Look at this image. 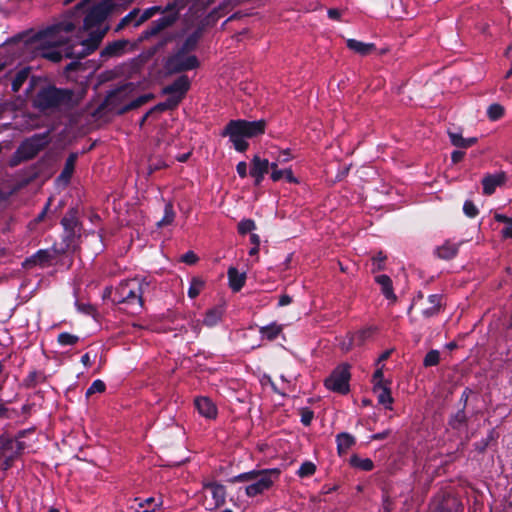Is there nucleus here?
<instances>
[{
    "label": "nucleus",
    "instance_id": "obj_1",
    "mask_svg": "<svg viewBox=\"0 0 512 512\" xmlns=\"http://www.w3.org/2000/svg\"><path fill=\"white\" fill-rule=\"evenodd\" d=\"M74 91L55 85L41 87L34 96L33 106L40 112L69 110L76 105Z\"/></svg>",
    "mask_w": 512,
    "mask_h": 512
},
{
    "label": "nucleus",
    "instance_id": "obj_2",
    "mask_svg": "<svg viewBox=\"0 0 512 512\" xmlns=\"http://www.w3.org/2000/svg\"><path fill=\"white\" fill-rule=\"evenodd\" d=\"M266 121L264 119L248 121L244 119L230 120L224 127L221 136L229 137L238 152H245L249 144L246 138H254L265 133Z\"/></svg>",
    "mask_w": 512,
    "mask_h": 512
},
{
    "label": "nucleus",
    "instance_id": "obj_3",
    "mask_svg": "<svg viewBox=\"0 0 512 512\" xmlns=\"http://www.w3.org/2000/svg\"><path fill=\"white\" fill-rule=\"evenodd\" d=\"M280 474L281 471L278 468L251 470L230 478L228 482L249 483L245 487V493L248 497H255L269 490L279 479Z\"/></svg>",
    "mask_w": 512,
    "mask_h": 512
},
{
    "label": "nucleus",
    "instance_id": "obj_4",
    "mask_svg": "<svg viewBox=\"0 0 512 512\" xmlns=\"http://www.w3.org/2000/svg\"><path fill=\"white\" fill-rule=\"evenodd\" d=\"M151 281L147 277H134L122 280L115 288L112 302L115 305L126 304L144 307V294L149 290Z\"/></svg>",
    "mask_w": 512,
    "mask_h": 512
},
{
    "label": "nucleus",
    "instance_id": "obj_5",
    "mask_svg": "<svg viewBox=\"0 0 512 512\" xmlns=\"http://www.w3.org/2000/svg\"><path fill=\"white\" fill-rule=\"evenodd\" d=\"M50 131L47 130L43 133H36L29 138H26L16 149L12 159L11 165L15 166L23 161L33 159L50 143Z\"/></svg>",
    "mask_w": 512,
    "mask_h": 512
},
{
    "label": "nucleus",
    "instance_id": "obj_6",
    "mask_svg": "<svg viewBox=\"0 0 512 512\" xmlns=\"http://www.w3.org/2000/svg\"><path fill=\"white\" fill-rule=\"evenodd\" d=\"M132 88H133L132 83H126V84L110 91L108 93V95L105 97L102 104L100 105V108L107 109L109 111H115V113L117 115H124L131 110L141 107L142 105L146 104L147 102H149L150 100H152L154 98V94H152V93L143 94V95H140L139 97H137L136 99L130 101L126 105L115 110V106H116L117 101L120 98V95L128 90L129 91L132 90Z\"/></svg>",
    "mask_w": 512,
    "mask_h": 512
},
{
    "label": "nucleus",
    "instance_id": "obj_7",
    "mask_svg": "<svg viewBox=\"0 0 512 512\" xmlns=\"http://www.w3.org/2000/svg\"><path fill=\"white\" fill-rule=\"evenodd\" d=\"M200 61L196 55L186 54L175 49L164 61V70L167 75H174L197 69Z\"/></svg>",
    "mask_w": 512,
    "mask_h": 512
},
{
    "label": "nucleus",
    "instance_id": "obj_8",
    "mask_svg": "<svg viewBox=\"0 0 512 512\" xmlns=\"http://www.w3.org/2000/svg\"><path fill=\"white\" fill-rule=\"evenodd\" d=\"M350 366L346 363L338 365L324 380V386L335 393L346 395L350 392Z\"/></svg>",
    "mask_w": 512,
    "mask_h": 512
},
{
    "label": "nucleus",
    "instance_id": "obj_9",
    "mask_svg": "<svg viewBox=\"0 0 512 512\" xmlns=\"http://www.w3.org/2000/svg\"><path fill=\"white\" fill-rule=\"evenodd\" d=\"M112 10V5L109 1H102L92 6L86 13L83 19V29L92 30L103 28L105 20Z\"/></svg>",
    "mask_w": 512,
    "mask_h": 512
},
{
    "label": "nucleus",
    "instance_id": "obj_10",
    "mask_svg": "<svg viewBox=\"0 0 512 512\" xmlns=\"http://www.w3.org/2000/svg\"><path fill=\"white\" fill-rule=\"evenodd\" d=\"M109 28V25H105L103 28L86 30L88 32V37L81 41V49L76 51V55L79 58H85L97 50L103 38L109 31Z\"/></svg>",
    "mask_w": 512,
    "mask_h": 512
},
{
    "label": "nucleus",
    "instance_id": "obj_11",
    "mask_svg": "<svg viewBox=\"0 0 512 512\" xmlns=\"http://www.w3.org/2000/svg\"><path fill=\"white\" fill-rule=\"evenodd\" d=\"M74 55H76L75 46L67 40L57 41V44L46 47L42 51V56L54 63L60 62L63 58H72Z\"/></svg>",
    "mask_w": 512,
    "mask_h": 512
},
{
    "label": "nucleus",
    "instance_id": "obj_12",
    "mask_svg": "<svg viewBox=\"0 0 512 512\" xmlns=\"http://www.w3.org/2000/svg\"><path fill=\"white\" fill-rule=\"evenodd\" d=\"M61 255L58 251V248L54 245L51 250L48 249H40L35 252L32 256L27 258L23 266L24 267H33L40 266L46 267L49 266L52 261L58 256Z\"/></svg>",
    "mask_w": 512,
    "mask_h": 512
},
{
    "label": "nucleus",
    "instance_id": "obj_13",
    "mask_svg": "<svg viewBox=\"0 0 512 512\" xmlns=\"http://www.w3.org/2000/svg\"><path fill=\"white\" fill-rule=\"evenodd\" d=\"M191 87L190 79L187 75L182 74L175 79L171 84L162 88V94L171 96L172 98L180 99V102L184 99L186 93Z\"/></svg>",
    "mask_w": 512,
    "mask_h": 512
},
{
    "label": "nucleus",
    "instance_id": "obj_14",
    "mask_svg": "<svg viewBox=\"0 0 512 512\" xmlns=\"http://www.w3.org/2000/svg\"><path fill=\"white\" fill-rule=\"evenodd\" d=\"M128 45L129 40L126 39H119L107 43L106 46L100 52L101 60L106 61L108 59L124 55Z\"/></svg>",
    "mask_w": 512,
    "mask_h": 512
},
{
    "label": "nucleus",
    "instance_id": "obj_15",
    "mask_svg": "<svg viewBox=\"0 0 512 512\" xmlns=\"http://www.w3.org/2000/svg\"><path fill=\"white\" fill-rule=\"evenodd\" d=\"M203 489L209 490L213 499V506L210 508L216 509L223 506L226 502V488L224 485L216 481L203 482Z\"/></svg>",
    "mask_w": 512,
    "mask_h": 512
},
{
    "label": "nucleus",
    "instance_id": "obj_16",
    "mask_svg": "<svg viewBox=\"0 0 512 512\" xmlns=\"http://www.w3.org/2000/svg\"><path fill=\"white\" fill-rule=\"evenodd\" d=\"M506 179V173L503 171L496 174H486L482 179L483 194L487 196L492 195L497 187L502 186L506 182Z\"/></svg>",
    "mask_w": 512,
    "mask_h": 512
},
{
    "label": "nucleus",
    "instance_id": "obj_17",
    "mask_svg": "<svg viewBox=\"0 0 512 512\" xmlns=\"http://www.w3.org/2000/svg\"><path fill=\"white\" fill-rule=\"evenodd\" d=\"M194 404L201 416L207 419H215L217 417V407L210 398L205 396L196 397Z\"/></svg>",
    "mask_w": 512,
    "mask_h": 512
},
{
    "label": "nucleus",
    "instance_id": "obj_18",
    "mask_svg": "<svg viewBox=\"0 0 512 512\" xmlns=\"http://www.w3.org/2000/svg\"><path fill=\"white\" fill-rule=\"evenodd\" d=\"M469 417L466 409L459 408L455 413H452L448 418V426L454 431H463L467 429Z\"/></svg>",
    "mask_w": 512,
    "mask_h": 512
},
{
    "label": "nucleus",
    "instance_id": "obj_19",
    "mask_svg": "<svg viewBox=\"0 0 512 512\" xmlns=\"http://www.w3.org/2000/svg\"><path fill=\"white\" fill-rule=\"evenodd\" d=\"M78 159L77 152H71L64 164V167L57 177V181L63 183L64 185H68L71 181L72 175L75 170V165Z\"/></svg>",
    "mask_w": 512,
    "mask_h": 512
},
{
    "label": "nucleus",
    "instance_id": "obj_20",
    "mask_svg": "<svg viewBox=\"0 0 512 512\" xmlns=\"http://www.w3.org/2000/svg\"><path fill=\"white\" fill-rule=\"evenodd\" d=\"M202 35H203V28L202 27L196 28L191 34H189L187 36V38L184 40V42L181 45L176 47V49H178L181 52H184L186 54H190L191 52L196 50Z\"/></svg>",
    "mask_w": 512,
    "mask_h": 512
},
{
    "label": "nucleus",
    "instance_id": "obj_21",
    "mask_svg": "<svg viewBox=\"0 0 512 512\" xmlns=\"http://www.w3.org/2000/svg\"><path fill=\"white\" fill-rule=\"evenodd\" d=\"M229 287L233 292H239L246 283V273H240L237 268L229 267L227 271Z\"/></svg>",
    "mask_w": 512,
    "mask_h": 512
},
{
    "label": "nucleus",
    "instance_id": "obj_22",
    "mask_svg": "<svg viewBox=\"0 0 512 512\" xmlns=\"http://www.w3.org/2000/svg\"><path fill=\"white\" fill-rule=\"evenodd\" d=\"M161 504L162 501L156 500L154 497H148L146 499L136 498L130 508L135 512H155Z\"/></svg>",
    "mask_w": 512,
    "mask_h": 512
},
{
    "label": "nucleus",
    "instance_id": "obj_23",
    "mask_svg": "<svg viewBox=\"0 0 512 512\" xmlns=\"http://www.w3.org/2000/svg\"><path fill=\"white\" fill-rule=\"evenodd\" d=\"M459 246L460 243H453L450 240H447L444 244L435 249V254L440 259L451 260L457 256Z\"/></svg>",
    "mask_w": 512,
    "mask_h": 512
},
{
    "label": "nucleus",
    "instance_id": "obj_24",
    "mask_svg": "<svg viewBox=\"0 0 512 512\" xmlns=\"http://www.w3.org/2000/svg\"><path fill=\"white\" fill-rule=\"evenodd\" d=\"M336 444L338 455L343 456L356 444V438L350 433L341 432L336 435Z\"/></svg>",
    "mask_w": 512,
    "mask_h": 512
},
{
    "label": "nucleus",
    "instance_id": "obj_25",
    "mask_svg": "<svg viewBox=\"0 0 512 512\" xmlns=\"http://www.w3.org/2000/svg\"><path fill=\"white\" fill-rule=\"evenodd\" d=\"M447 133L451 144L458 149H468L478 142L477 137L464 138L460 132L448 130Z\"/></svg>",
    "mask_w": 512,
    "mask_h": 512
},
{
    "label": "nucleus",
    "instance_id": "obj_26",
    "mask_svg": "<svg viewBox=\"0 0 512 512\" xmlns=\"http://www.w3.org/2000/svg\"><path fill=\"white\" fill-rule=\"evenodd\" d=\"M375 281L381 287V292L384 297L391 300L393 303L397 301V296L394 293L392 280L388 275L382 274L375 277Z\"/></svg>",
    "mask_w": 512,
    "mask_h": 512
},
{
    "label": "nucleus",
    "instance_id": "obj_27",
    "mask_svg": "<svg viewBox=\"0 0 512 512\" xmlns=\"http://www.w3.org/2000/svg\"><path fill=\"white\" fill-rule=\"evenodd\" d=\"M61 225L64 230L80 231L81 223L78 219V209L74 207L69 208L61 219Z\"/></svg>",
    "mask_w": 512,
    "mask_h": 512
},
{
    "label": "nucleus",
    "instance_id": "obj_28",
    "mask_svg": "<svg viewBox=\"0 0 512 512\" xmlns=\"http://www.w3.org/2000/svg\"><path fill=\"white\" fill-rule=\"evenodd\" d=\"M225 309L222 305L214 306L205 313L203 324L207 327L216 326L224 315Z\"/></svg>",
    "mask_w": 512,
    "mask_h": 512
},
{
    "label": "nucleus",
    "instance_id": "obj_29",
    "mask_svg": "<svg viewBox=\"0 0 512 512\" xmlns=\"http://www.w3.org/2000/svg\"><path fill=\"white\" fill-rule=\"evenodd\" d=\"M346 46L361 56H367L376 49L374 43H364L356 39H348Z\"/></svg>",
    "mask_w": 512,
    "mask_h": 512
},
{
    "label": "nucleus",
    "instance_id": "obj_30",
    "mask_svg": "<svg viewBox=\"0 0 512 512\" xmlns=\"http://www.w3.org/2000/svg\"><path fill=\"white\" fill-rule=\"evenodd\" d=\"M429 307L422 310V315L425 318H431L439 314L442 307V295L431 294L428 296Z\"/></svg>",
    "mask_w": 512,
    "mask_h": 512
},
{
    "label": "nucleus",
    "instance_id": "obj_31",
    "mask_svg": "<svg viewBox=\"0 0 512 512\" xmlns=\"http://www.w3.org/2000/svg\"><path fill=\"white\" fill-rule=\"evenodd\" d=\"M78 232L79 231H74V230H64L61 247L58 248V251L61 255L65 254L66 252H68L70 250H73V251L75 250Z\"/></svg>",
    "mask_w": 512,
    "mask_h": 512
},
{
    "label": "nucleus",
    "instance_id": "obj_32",
    "mask_svg": "<svg viewBox=\"0 0 512 512\" xmlns=\"http://www.w3.org/2000/svg\"><path fill=\"white\" fill-rule=\"evenodd\" d=\"M270 163L267 159H262L255 155L250 162V176L252 175H266L269 171Z\"/></svg>",
    "mask_w": 512,
    "mask_h": 512
},
{
    "label": "nucleus",
    "instance_id": "obj_33",
    "mask_svg": "<svg viewBox=\"0 0 512 512\" xmlns=\"http://www.w3.org/2000/svg\"><path fill=\"white\" fill-rule=\"evenodd\" d=\"M282 332V326L273 322L269 325L260 327L259 333L263 339H267L269 341L275 340L280 333Z\"/></svg>",
    "mask_w": 512,
    "mask_h": 512
},
{
    "label": "nucleus",
    "instance_id": "obj_34",
    "mask_svg": "<svg viewBox=\"0 0 512 512\" xmlns=\"http://www.w3.org/2000/svg\"><path fill=\"white\" fill-rule=\"evenodd\" d=\"M350 465L354 468L360 469L362 471H371L374 468V463L370 458H361L358 455L354 454L350 457Z\"/></svg>",
    "mask_w": 512,
    "mask_h": 512
},
{
    "label": "nucleus",
    "instance_id": "obj_35",
    "mask_svg": "<svg viewBox=\"0 0 512 512\" xmlns=\"http://www.w3.org/2000/svg\"><path fill=\"white\" fill-rule=\"evenodd\" d=\"M375 393H378V402L379 404H382L385 406L386 409L392 410V403H393V397L391 396V390L390 385L382 386V388L377 389V391H374Z\"/></svg>",
    "mask_w": 512,
    "mask_h": 512
},
{
    "label": "nucleus",
    "instance_id": "obj_36",
    "mask_svg": "<svg viewBox=\"0 0 512 512\" xmlns=\"http://www.w3.org/2000/svg\"><path fill=\"white\" fill-rule=\"evenodd\" d=\"M139 14H140V9L139 8H134L132 9L127 15H125L120 21L119 23L116 25L114 31L116 33L120 32L121 30H123L126 26L130 25V24H133L135 23V21L137 20V18L139 17Z\"/></svg>",
    "mask_w": 512,
    "mask_h": 512
},
{
    "label": "nucleus",
    "instance_id": "obj_37",
    "mask_svg": "<svg viewBox=\"0 0 512 512\" xmlns=\"http://www.w3.org/2000/svg\"><path fill=\"white\" fill-rule=\"evenodd\" d=\"M174 219H175V211L173 208V204L171 202H168L165 204L163 217L161 218V220H159L157 222V227L161 228V227L168 226L173 223Z\"/></svg>",
    "mask_w": 512,
    "mask_h": 512
},
{
    "label": "nucleus",
    "instance_id": "obj_38",
    "mask_svg": "<svg viewBox=\"0 0 512 512\" xmlns=\"http://www.w3.org/2000/svg\"><path fill=\"white\" fill-rule=\"evenodd\" d=\"M161 11H162L161 6H152V7L146 8L141 14H139V17L137 18V20L134 23V27H139L140 25H142L144 22H146L147 20L152 18L157 13H161Z\"/></svg>",
    "mask_w": 512,
    "mask_h": 512
},
{
    "label": "nucleus",
    "instance_id": "obj_39",
    "mask_svg": "<svg viewBox=\"0 0 512 512\" xmlns=\"http://www.w3.org/2000/svg\"><path fill=\"white\" fill-rule=\"evenodd\" d=\"M178 20V13H168L157 20H154L161 31L173 26Z\"/></svg>",
    "mask_w": 512,
    "mask_h": 512
},
{
    "label": "nucleus",
    "instance_id": "obj_40",
    "mask_svg": "<svg viewBox=\"0 0 512 512\" xmlns=\"http://www.w3.org/2000/svg\"><path fill=\"white\" fill-rule=\"evenodd\" d=\"M205 286V281L200 277H193L190 282V286L188 289V297L191 299H195L201 292V290Z\"/></svg>",
    "mask_w": 512,
    "mask_h": 512
},
{
    "label": "nucleus",
    "instance_id": "obj_41",
    "mask_svg": "<svg viewBox=\"0 0 512 512\" xmlns=\"http://www.w3.org/2000/svg\"><path fill=\"white\" fill-rule=\"evenodd\" d=\"M28 75L29 70L27 68H23L16 73L11 83V89L13 92H18L21 89V87L27 80Z\"/></svg>",
    "mask_w": 512,
    "mask_h": 512
},
{
    "label": "nucleus",
    "instance_id": "obj_42",
    "mask_svg": "<svg viewBox=\"0 0 512 512\" xmlns=\"http://www.w3.org/2000/svg\"><path fill=\"white\" fill-rule=\"evenodd\" d=\"M434 512H463V505L458 500L454 499L452 501L440 504Z\"/></svg>",
    "mask_w": 512,
    "mask_h": 512
},
{
    "label": "nucleus",
    "instance_id": "obj_43",
    "mask_svg": "<svg viewBox=\"0 0 512 512\" xmlns=\"http://www.w3.org/2000/svg\"><path fill=\"white\" fill-rule=\"evenodd\" d=\"M372 382L373 391H377V389L382 388V386L391 384V381L384 380L383 366L375 370V372L373 373Z\"/></svg>",
    "mask_w": 512,
    "mask_h": 512
},
{
    "label": "nucleus",
    "instance_id": "obj_44",
    "mask_svg": "<svg viewBox=\"0 0 512 512\" xmlns=\"http://www.w3.org/2000/svg\"><path fill=\"white\" fill-rule=\"evenodd\" d=\"M505 114V109L498 103L491 104L487 109V116L491 121H497L501 119Z\"/></svg>",
    "mask_w": 512,
    "mask_h": 512
},
{
    "label": "nucleus",
    "instance_id": "obj_45",
    "mask_svg": "<svg viewBox=\"0 0 512 512\" xmlns=\"http://www.w3.org/2000/svg\"><path fill=\"white\" fill-rule=\"evenodd\" d=\"M161 32L162 31L159 29V27L157 26L156 22L152 21L150 23V25L145 30H143L141 32L138 40L140 42L149 40L150 38L159 35Z\"/></svg>",
    "mask_w": 512,
    "mask_h": 512
},
{
    "label": "nucleus",
    "instance_id": "obj_46",
    "mask_svg": "<svg viewBox=\"0 0 512 512\" xmlns=\"http://www.w3.org/2000/svg\"><path fill=\"white\" fill-rule=\"evenodd\" d=\"M315 472H316V465L311 461H305L300 465V467L297 471V475L300 478H307V477H311L312 475H314Z\"/></svg>",
    "mask_w": 512,
    "mask_h": 512
},
{
    "label": "nucleus",
    "instance_id": "obj_47",
    "mask_svg": "<svg viewBox=\"0 0 512 512\" xmlns=\"http://www.w3.org/2000/svg\"><path fill=\"white\" fill-rule=\"evenodd\" d=\"M79 337L77 335L68 333V332H62L57 337V342L61 346H72L78 343Z\"/></svg>",
    "mask_w": 512,
    "mask_h": 512
},
{
    "label": "nucleus",
    "instance_id": "obj_48",
    "mask_svg": "<svg viewBox=\"0 0 512 512\" xmlns=\"http://www.w3.org/2000/svg\"><path fill=\"white\" fill-rule=\"evenodd\" d=\"M440 362V352L436 349L430 350L423 359L424 367H433L438 365Z\"/></svg>",
    "mask_w": 512,
    "mask_h": 512
},
{
    "label": "nucleus",
    "instance_id": "obj_49",
    "mask_svg": "<svg viewBox=\"0 0 512 512\" xmlns=\"http://www.w3.org/2000/svg\"><path fill=\"white\" fill-rule=\"evenodd\" d=\"M180 104V99L169 96L164 102L158 103L152 110L166 111L176 108Z\"/></svg>",
    "mask_w": 512,
    "mask_h": 512
},
{
    "label": "nucleus",
    "instance_id": "obj_50",
    "mask_svg": "<svg viewBox=\"0 0 512 512\" xmlns=\"http://www.w3.org/2000/svg\"><path fill=\"white\" fill-rule=\"evenodd\" d=\"M495 439V432L492 429L486 438L481 439L474 443V449L479 453H484L489 446L490 442Z\"/></svg>",
    "mask_w": 512,
    "mask_h": 512
},
{
    "label": "nucleus",
    "instance_id": "obj_51",
    "mask_svg": "<svg viewBox=\"0 0 512 512\" xmlns=\"http://www.w3.org/2000/svg\"><path fill=\"white\" fill-rule=\"evenodd\" d=\"M12 445H13V438L1 435L0 436V455L6 456V454L10 453L12 451Z\"/></svg>",
    "mask_w": 512,
    "mask_h": 512
},
{
    "label": "nucleus",
    "instance_id": "obj_52",
    "mask_svg": "<svg viewBox=\"0 0 512 512\" xmlns=\"http://www.w3.org/2000/svg\"><path fill=\"white\" fill-rule=\"evenodd\" d=\"M106 389L105 383L100 380H94L93 383L90 385V387L86 390V397L89 398L95 393H103Z\"/></svg>",
    "mask_w": 512,
    "mask_h": 512
},
{
    "label": "nucleus",
    "instance_id": "obj_53",
    "mask_svg": "<svg viewBox=\"0 0 512 512\" xmlns=\"http://www.w3.org/2000/svg\"><path fill=\"white\" fill-rule=\"evenodd\" d=\"M255 228H256V225L252 219H243L238 223V233L241 235L250 233Z\"/></svg>",
    "mask_w": 512,
    "mask_h": 512
},
{
    "label": "nucleus",
    "instance_id": "obj_54",
    "mask_svg": "<svg viewBox=\"0 0 512 512\" xmlns=\"http://www.w3.org/2000/svg\"><path fill=\"white\" fill-rule=\"evenodd\" d=\"M72 58H75V59L66 65V67H65L66 73L69 74L74 71H79V70L85 69L84 64L81 62V60L83 58H79L77 55H74Z\"/></svg>",
    "mask_w": 512,
    "mask_h": 512
},
{
    "label": "nucleus",
    "instance_id": "obj_55",
    "mask_svg": "<svg viewBox=\"0 0 512 512\" xmlns=\"http://www.w3.org/2000/svg\"><path fill=\"white\" fill-rule=\"evenodd\" d=\"M463 212L469 218H475L479 214V210L471 200H466L463 204Z\"/></svg>",
    "mask_w": 512,
    "mask_h": 512
},
{
    "label": "nucleus",
    "instance_id": "obj_56",
    "mask_svg": "<svg viewBox=\"0 0 512 512\" xmlns=\"http://www.w3.org/2000/svg\"><path fill=\"white\" fill-rule=\"evenodd\" d=\"M300 416H301V423L304 426H309V425H311V422L314 418V412L310 408L305 407L300 410Z\"/></svg>",
    "mask_w": 512,
    "mask_h": 512
},
{
    "label": "nucleus",
    "instance_id": "obj_57",
    "mask_svg": "<svg viewBox=\"0 0 512 512\" xmlns=\"http://www.w3.org/2000/svg\"><path fill=\"white\" fill-rule=\"evenodd\" d=\"M184 7V4L182 3L181 0H174L173 2L171 3H168L166 7H162V11L161 13L165 14L166 13H174V12H177L179 14V10L182 9Z\"/></svg>",
    "mask_w": 512,
    "mask_h": 512
},
{
    "label": "nucleus",
    "instance_id": "obj_58",
    "mask_svg": "<svg viewBox=\"0 0 512 512\" xmlns=\"http://www.w3.org/2000/svg\"><path fill=\"white\" fill-rule=\"evenodd\" d=\"M387 256L382 252H378L373 258H372V261H373V265L375 266V268L373 269V271H380V270H383L384 269V262L386 260Z\"/></svg>",
    "mask_w": 512,
    "mask_h": 512
},
{
    "label": "nucleus",
    "instance_id": "obj_59",
    "mask_svg": "<svg viewBox=\"0 0 512 512\" xmlns=\"http://www.w3.org/2000/svg\"><path fill=\"white\" fill-rule=\"evenodd\" d=\"M19 458L18 455H16V453L14 451H11L10 453L6 454V456L3 457V462H2V468L3 470H8L10 469L14 462Z\"/></svg>",
    "mask_w": 512,
    "mask_h": 512
},
{
    "label": "nucleus",
    "instance_id": "obj_60",
    "mask_svg": "<svg viewBox=\"0 0 512 512\" xmlns=\"http://www.w3.org/2000/svg\"><path fill=\"white\" fill-rule=\"evenodd\" d=\"M184 32L178 33V32H167L165 33L163 39L159 42L158 47L161 48L165 46L166 44L176 40L177 38L182 37Z\"/></svg>",
    "mask_w": 512,
    "mask_h": 512
},
{
    "label": "nucleus",
    "instance_id": "obj_61",
    "mask_svg": "<svg viewBox=\"0 0 512 512\" xmlns=\"http://www.w3.org/2000/svg\"><path fill=\"white\" fill-rule=\"evenodd\" d=\"M473 393V390L469 387H466L461 396H460V399L458 401V405H459V408H463V409H466L467 406H468V400H469V397L470 395Z\"/></svg>",
    "mask_w": 512,
    "mask_h": 512
},
{
    "label": "nucleus",
    "instance_id": "obj_62",
    "mask_svg": "<svg viewBox=\"0 0 512 512\" xmlns=\"http://www.w3.org/2000/svg\"><path fill=\"white\" fill-rule=\"evenodd\" d=\"M76 307H77L78 311H80L86 315L93 316L96 312L95 307L89 303L76 302Z\"/></svg>",
    "mask_w": 512,
    "mask_h": 512
},
{
    "label": "nucleus",
    "instance_id": "obj_63",
    "mask_svg": "<svg viewBox=\"0 0 512 512\" xmlns=\"http://www.w3.org/2000/svg\"><path fill=\"white\" fill-rule=\"evenodd\" d=\"M51 202H52V198H49L47 203L43 207L42 211L35 217V219L33 221L35 224H38L45 219V217L50 209Z\"/></svg>",
    "mask_w": 512,
    "mask_h": 512
},
{
    "label": "nucleus",
    "instance_id": "obj_64",
    "mask_svg": "<svg viewBox=\"0 0 512 512\" xmlns=\"http://www.w3.org/2000/svg\"><path fill=\"white\" fill-rule=\"evenodd\" d=\"M182 261L186 264L193 265L198 261V257L193 251H188L182 256Z\"/></svg>",
    "mask_w": 512,
    "mask_h": 512
}]
</instances>
